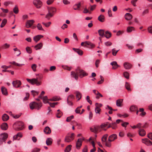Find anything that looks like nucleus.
Returning <instances> with one entry per match:
<instances>
[{"label":"nucleus","mask_w":152,"mask_h":152,"mask_svg":"<svg viewBox=\"0 0 152 152\" xmlns=\"http://www.w3.org/2000/svg\"><path fill=\"white\" fill-rule=\"evenodd\" d=\"M8 128V125L6 123H3L1 125V128L3 130H6Z\"/></svg>","instance_id":"72a5a7b5"},{"label":"nucleus","mask_w":152,"mask_h":152,"mask_svg":"<svg viewBox=\"0 0 152 152\" xmlns=\"http://www.w3.org/2000/svg\"><path fill=\"white\" fill-rule=\"evenodd\" d=\"M48 102V103L50 104V106L53 107H54L55 105H57L58 104V102H54V103H50V102Z\"/></svg>","instance_id":"5fc2aeb1"},{"label":"nucleus","mask_w":152,"mask_h":152,"mask_svg":"<svg viewBox=\"0 0 152 152\" xmlns=\"http://www.w3.org/2000/svg\"><path fill=\"white\" fill-rule=\"evenodd\" d=\"M93 93L96 96H99L101 97H103L102 95L96 90H93Z\"/></svg>","instance_id":"79ce46f5"},{"label":"nucleus","mask_w":152,"mask_h":152,"mask_svg":"<svg viewBox=\"0 0 152 152\" xmlns=\"http://www.w3.org/2000/svg\"><path fill=\"white\" fill-rule=\"evenodd\" d=\"M1 91L2 94L4 95H6L7 93V91L6 89L3 86L1 88Z\"/></svg>","instance_id":"c03bdc74"},{"label":"nucleus","mask_w":152,"mask_h":152,"mask_svg":"<svg viewBox=\"0 0 152 152\" xmlns=\"http://www.w3.org/2000/svg\"><path fill=\"white\" fill-rule=\"evenodd\" d=\"M62 67L64 69L67 70L68 71H70L72 68L71 67H69L67 66H62Z\"/></svg>","instance_id":"4d7b16f0"},{"label":"nucleus","mask_w":152,"mask_h":152,"mask_svg":"<svg viewBox=\"0 0 152 152\" xmlns=\"http://www.w3.org/2000/svg\"><path fill=\"white\" fill-rule=\"evenodd\" d=\"M123 99H118L116 101V105L117 106L121 107L122 106V104Z\"/></svg>","instance_id":"bb28decb"},{"label":"nucleus","mask_w":152,"mask_h":152,"mask_svg":"<svg viewBox=\"0 0 152 152\" xmlns=\"http://www.w3.org/2000/svg\"><path fill=\"white\" fill-rule=\"evenodd\" d=\"M80 7V3L79 2L74 6V9L75 10H79Z\"/></svg>","instance_id":"2f4dec72"},{"label":"nucleus","mask_w":152,"mask_h":152,"mask_svg":"<svg viewBox=\"0 0 152 152\" xmlns=\"http://www.w3.org/2000/svg\"><path fill=\"white\" fill-rule=\"evenodd\" d=\"M111 141H106L105 142H104V143L105 145L108 147H110L111 146Z\"/></svg>","instance_id":"49530a36"},{"label":"nucleus","mask_w":152,"mask_h":152,"mask_svg":"<svg viewBox=\"0 0 152 152\" xmlns=\"http://www.w3.org/2000/svg\"><path fill=\"white\" fill-rule=\"evenodd\" d=\"M125 18L126 20H129L132 18V16L130 13H126L125 15Z\"/></svg>","instance_id":"b1692460"},{"label":"nucleus","mask_w":152,"mask_h":152,"mask_svg":"<svg viewBox=\"0 0 152 152\" xmlns=\"http://www.w3.org/2000/svg\"><path fill=\"white\" fill-rule=\"evenodd\" d=\"M88 74L83 70L78 68L75 70V71H72L71 72V77L74 78L76 80L78 78V76L82 78L83 77L88 75Z\"/></svg>","instance_id":"f257e3e1"},{"label":"nucleus","mask_w":152,"mask_h":152,"mask_svg":"<svg viewBox=\"0 0 152 152\" xmlns=\"http://www.w3.org/2000/svg\"><path fill=\"white\" fill-rule=\"evenodd\" d=\"M12 84L14 87L15 88H19L21 85V83L20 80H16L12 82Z\"/></svg>","instance_id":"9d476101"},{"label":"nucleus","mask_w":152,"mask_h":152,"mask_svg":"<svg viewBox=\"0 0 152 152\" xmlns=\"http://www.w3.org/2000/svg\"><path fill=\"white\" fill-rule=\"evenodd\" d=\"M40 150L38 148H34L33 149L31 152H39Z\"/></svg>","instance_id":"774afa93"},{"label":"nucleus","mask_w":152,"mask_h":152,"mask_svg":"<svg viewBox=\"0 0 152 152\" xmlns=\"http://www.w3.org/2000/svg\"><path fill=\"white\" fill-rule=\"evenodd\" d=\"M84 139V138L83 137L82 139L80 138L77 140L76 145V148L77 149H80L82 145V142Z\"/></svg>","instance_id":"0eeeda50"},{"label":"nucleus","mask_w":152,"mask_h":152,"mask_svg":"<svg viewBox=\"0 0 152 152\" xmlns=\"http://www.w3.org/2000/svg\"><path fill=\"white\" fill-rule=\"evenodd\" d=\"M57 112L56 116L58 118H60L62 115V113L60 110H58Z\"/></svg>","instance_id":"4c0bfd02"},{"label":"nucleus","mask_w":152,"mask_h":152,"mask_svg":"<svg viewBox=\"0 0 152 152\" xmlns=\"http://www.w3.org/2000/svg\"><path fill=\"white\" fill-rule=\"evenodd\" d=\"M33 3L37 8H40L42 6V2L39 0H34L33 1Z\"/></svg>","instance_id":"6e6552de"},{"label":"nucleus","mask_w":152,"mask_h":152,"mask_svg":"<svg viewBox=\"0 0 152 152\" xmlns=\"http://www.w3.org/2000/svg\"><path fill=\"white\" fill-rule=\"evenodd\" d=\"M8 137V134L5 133H2L0 134V139L5 142Z\"/></svg>","instance_id":"1a4fd4ad"},{"label":"nucleus","mask_w":152,"mask_h":152,"mask_svg":"<svg viewBox=\"0 0 152 152\" xmlns=\"http://www.w3.org/2000/svg\"><path fill=\"white\" fill-rule=\"evenodd\" d=\"M27 52L28 53H31L32 52V50L31 48L29 47H27L26 48Z\"/></svg>","instance_id":"8fccbe9b"},{"label":"nucleus","mask_w":152,"mask_h":152,"mask_svg":"<svg viewBox=\"0 0 152 152\" xmlns=\"http://www.w3.org/2000/svg\"><path fill=\"white\" fill-rule=\"evenodd\" d=\"M13 127L16 130H21L24 128V124L21 121H17L14 124Z\"/></svg>","instance_id":"f03ea898"},{"label":"nucleus","mask_w":152,"mask_h":152,"mask_svg":"<svg viewBox=\"0 0 152 152\" xmlns=\"http://www.w3.org/2000/svg\"><path fill=\"white\" fill-rule=\"evenodd\" d=\"M101 126H96L91 128L90 130L92 132H94L95 133H97L98 132L101 131Z\"/></svg>","instance_id":"423d86ee"},{"label":"nucleus","mask_w":152,"mask_h":152,"mask_svg":"<svg viewBox=\"0 0 152 152\" xmlns=\"http://www.w3.org/2000/svg\"><path fill=\"white\" fill-rule=\"evenodd\" d=\"M37 27L39 30L44 31L42 27V25L40 23H38L37 24Z\"/></svg>","instance_id":"052dcab7"},{"label":"nucleus","mask_w":152,"mask_h":152,"mask_svg":"<svg viewBox=\"0 0 152 152\" xmlns=\"http://www.w3.org/2000/svg\"><path fill=\"white\" fill-rule=\"evenodd\" d=\"M42 106V103L41 102L38 103L35 102H33L30 103L29 104L30 108L31 110L35 109L37 110H39L40 109Z\"/></svg>","instance_id":"7ed1b4c3"},{"label":"nucleus","mask_w":152,"mask_h":152,"mask_svg":"<svg viewBox=\"0 0 152 152\" xmlns=\"http://www.w3.org/2000/svg\"><path fill=\"white\" fill-rule=\"evenodd\" d=\"M101 109L100 108H98V107H96L95 108V112L96 113H100Z\"/></svg>","instance_id":"e2e57ef3"},{"label":"nucleus","mask_w":152,"mask_h":152,"mask_svg":"<svg viewBox=\"0 0 152 152\" xmlns=\"http://www.w3.org/2000/svg\"><path fill=\"white\" fill-rule=\"evenodd\" d=\"M71 124L73 126H78L79 128H80V124L78 123L77 122L75 121H72L71 122Z\"/></svg>","instance_id":"f704fd0d"},{"label":"nucleus","mask_w":152,"mask_h":152,"mask_svg":"<svg viewBox=\"0 0 152 152\" xmlns=\"http://www.w3.org/2000/svg\"><path fill=\"white\" fill-rule=\"evenodd\" d=\"M137 108L136 106L133 105L130 108V110L131 111H134V110H137Z\"/></svg>","instance_id":"de8ad7c7"},{"label":"nucleus","mask_w":152,"mask_h":152,"mask_svg":"<svg viewBox=\"0 0 152 152\" xmlns=\"http://www.w3.org/2000/svg\"><path fill=\"white\" fill-rule=\"evenodd\" d=\"M42 24L44 25L46 27H48L51 24V23L50 22H49L47 23H45L44 22H42Z\"/></svg>","instance_id":"0e129e2a"},{"label":"nucleus","mask_w":152,"mask_h":152,"mask_svg":"<svg viewBox=\"0 0 152 152\" xmlns=\"http://www.w3.org/2000/svg\"><path fill=\"white\" fill-rule=\"evenodd\" d=\"M49 101H56L59 100L57 96L53 97L52 98L50 99Z\"/></svg>","instance_id":"864d4df0"},{"label":"nucleus","mask_w":152,"mask_h":152,"mask_svg":"<svg viewBox=\"0 0 152 152\" xmlns=\"http://www.w3.org/2000/svg\"><path fill=\"white\" fill-rule=\"evenodd\" d=\"M13 11L14 13L16 14H17L18 13L19 10L18 7L16 6L13 9Z\"/></svg>","instance_id":"3c124183"},{"label":"nucleus","mask_w":152,"mask_h":152,"mask_svg":"<svg viewBox=\"0 0 152 152\" xmlns=\"http://www.w3.org/2000/svg\"><path fill=\"white\" fill-rule=\"evenodd\" d=\"M86 99L87 101L90 104H92V102L91 100L90 99V97L88 96H86Z\"/></svg>","instance_id":"69168bd1"},{"label":"nucleus","mask_w":152,"mask_h":152,"mask_svg":"<svg viewBox=\"0 0 152 152\" xmlns=\"http://www.w3.org/2000/svg\"><path fill=\"white\" fill-rule=\"evenodd\" d=\"M148 32L152 34V26H150L148 28Z\"/></svg>","instance_id":"338daca9"},{"label":"nucleus","mask_w":152,"mask_h":152,"mask_svg":"<svg viewBox=\"0 0 152 152\" xmlns=\"http://www.w3.org/2000/svg\"><path fill=\"white\" fill-rule=\"evenodd\" d=\"M34 22V20H28L26 25V26L27 28L30 27Z\"/></svg>","instance_id":"ddd939ff"},{"label":"nucleus","mask_w":152,"mask_h":152,"mask_svg":"<svg viewBox=\"0 0 152 152\" xmlns=\"http://www.w3.org/2000/svg\"><path fill=\"white\" fill-rule=\"evenodd\" d=\"M100 78L101 79V80L98 81L97 82V84H100L103 83V82H104V77L101 75L100 76Z\"/></svg>","instance_id":"6e6d98bb"},{"label":"nucleus","mask_w":152,"mask_h":152,"mask_svg":"<svg viewBox=\"0 0 152 152\" xmlns=\"http://www.w3.org/2000/svg\"><path fill=\"white\" fill-rule=\"evenodd\" d=\"M43 101V102L45 103H48L47 102H49L48 101H49V99H48V97L47 96H45L43 97H42V99Z\"/></svg>","instance_id":"58836bf2"},{"label":"nucleus","mask_w":152,"mask_h":152,"mask_svg":"<svg viewBox=\"0 0 152 152\" xmlns=\"http://www.w3.org/2000/svg\"><path fill=\"white\" fill-rule=\"evenodd\" d=\"M124 66L126 69H129L131 68L132 65L129 63L126 62L124 63Z\"/></svg>","instance_id":"aec40b11"},{"label":"nucleus","mask_w":152,"mask_h":152,"mask_svg":"<svg viewBox=\"0 0 152 152\" xmlns=\"http://www.w3.org/2000/svg\"><path fill=\"white\" fill-rule=\"evenodd\" d=\"M98 33L99 35L101 37L104 36V31L103 29H99L98 30Z\"/></svg>","instance_id":"c85d7f7f"},{"label":"nucleus","mask_w":152,"mask_h":152,"mask_svg":"<svg viewBox=\"0 0 152 152\" xmlns=\"http://www.w3.org/2000/svg\"><path fill=\"white\" fill-rule=\"evenodd\" d=\"M76 98L77 99V101L79 100L82 97V94L79 91H76L75 92Z\"/></svg>","instance_id":"2eb2a0df"},{"label":"nucleus","mask_w":152,"mask_h":152,"mask_svg":"<svg viewBox=\"0 0 152 152\" xmlns=\"http://www.w3.org/2000/svg\"><path fill=\"white\" fill-rule=\"evenodd\" d=\"M7 20L6 19H3L2 21L1 24L0 26V27L1 28H3L4 27L5 25H6L7 23Z\"/></svg>","instance_id":"a19ab883"},{"label":"nucleus","mask_w":152,"mask_h":152,"mask_svg":"<svg viewBox=\"0 0 152 152\" xmlns=\"http://www.w3.org/2000/svg\"><path fill=\"white\" fill-rule=\"evenodd\" d=\"M142 142L148 145H152V142L149 139L147 138L142 139Z\"/></svg>","instance_id":"f8f14e48"},{"label":"nucleus","mask_w":152,"mask_h":152,"mask_svg":"<svg viewBox=\"0 0 152 152\" xmlns=\"http://www.w3.org/2000/svg\"><path fill=\"white\" fill-rule=\"evenodd\" d=\"M22 136V134L20 133H18L16 135L14 136L13 137V140H19L20 138Z\"/></svg>","instance_id":"5701e85b"},{"label":"nucleus","mask_w":152,"mask_h":152,"mask_svg":"<svg viewBox=\"0 0 152 152\" xmlns=\"http://www.w3.org/2000/svg\"><path fill=\"white\" fill-rule=\"evenodd\" d=\"M108 136V134H106L104 135L102 138L101 140L102 141L103 143L104 142H105L107 141V138Z\"/></svg>","instance_id":"7c9ffc66"},{"label":"nucleus","mask_w":152,"mask_h":152,"mask_svg":"<svg viewBox=\"0 0 152 152\" xmlns=\"http://www.w3.org/2000/svg\"><path fill=\"white\" fill-rule=\"evenodd\" d=\"M111 64L113 66V69H116L118 67H120V66L118 65L116 61H114L111 63Z\"/></svg>","instance_id":"a211bd4d"},{"label":"nucleus","mask_w":152,"mask_h":152,"mask_svg":"<svg viewBox=\"0 0 152 152\" xmlns=\"http://www.w3.org/2000/svg\"><path fill=\"white\" fill-rule=\"evenodd\" d=\"M111 128L112 129H115L117 128V124L115 122H113L111 124Z\"/></svg>","instance_id":"37998d69"},{"label":"nucleus","mask_w":152,"mask_h":152,"mask_svg":"<svg viewBox=\"0 0 152 152\" xmlns=\"http://www.w3.org/2000/svg\"><path fill=\"white\" fill-rule=\"evenodd\" d=\"M22 136V134L20 133H18L16 135L14 136L13 137V140H19L20 138Z\"/></svg>","instance_id":"4be33fe9"},{"label":"nucleus","mask_w":152,"mask_h":152,"mask_svg":"<svg viewBox=\"0 0 152 152\" xmlns=\"http://www.w3.org/2000/svg\"><path fill=\"white\" fill-rule=\"evenodd\" d=\"M44 132L46 134H49L51 133V130L49 127L46 126L45 128Z\"/></svg>","instance_id":"6ab92c4d"},{"label":"nucleus","mask_w":152,"mask_h":152,"mask_svg":"<svg viewBox=\"0 0 152 152\" xmlns=\"http://www.w3.org/2000/svg\"><path fill=\"white\" fill-rule=\"evenodd\" d=\"M118 50H116L115 48H113L112 50V52L113 55L114 56H115L118 52Z\"/></svg>","instance_id":"603ef678"},{"label":"nucleus","mask_w":152,"mask_h":152,"mask_svg":"<svg viewBox=\"0 0 152 152\" xmlns=\"http://www.w3.org/2000/svg\"><path fill=\"white\" fill-rule=\"evenodd\" d=\"M73 49L79 55H82L83 53V52L81 50L73 48Z\"/></svg>","instance_id":"c756f323"},{"label":"nucleus","mask_w":152,"mask_h":152,"mask_svg":"<svg viewBox=\"0 0 152 152\" xmlns=\"http://www.w3.org/2000/svg\"><path fill=\"white\" fill-rule=\"evenodd\" d=\"M75 99V96L72 94L69 95L67 97V100L71 101Z\"/></svg>","instance_id":"a18cd8bd"},{"label":"nucleus","mask_w":152,"mask_h":152,"mask_svg":"<svg viewBox=\"0 0 152 152\" xmlns=\"http://www.w3.org/2000/svg\"><path fill=\"white\" fill-rule=\"evenodd\" d=\"M98 19L101 22H103L105 20L104 16L103 15H101L98 17Z\"/></svg>","instance_id":"cd10ccee"},{"label":"nucleus","mask_w":152,"mask_h":152,"mask_svg":"<svg viewBox=\"0 0 152 152\" xmlns=\"http://www.w3.org/2000/svg\"><path fill=\"white\" fill-rule=\"evenodd\" d=\"M117 138V135L115 134L110 135L108 137V141L113 142Z\"/></svg>","instance_id":"9b49d317"},{"label":"nucleus","mask_w":152,"mask_h":152,"mask_svg":"<svg viewBox=\"0 0 152 152\" xmlns=\"http://www.w3.org/2000/svg\"><path fill=\"white\" fill-rule=\"evenodd\" d=\"M26 80L28 82L32 85L35 84L36 85L38 86L41 85V82L39 81L38 80L37 78H33L32 79L27 78Z\"/></svg>","instance_id":"20e7f679"},{"label":"nucleus","mask_w":152,"mask_h":152,"mask_svg":"<svg viewBox=\"0 0 152 152\" xmlns=\"http://www.w3.org/2000/svg\"><path fill=\"white\" fill-rule=\"evenodd\" d=\"M124 77L127 79H129V73L127 72H125L124 73Z\"/></svg>","instance_id":"13d9d810"},{"label":"nucleus","mask_w":152,"mask_h":152,"mask_svg":"<svg viewBox=\"0 0 152 152\" xmlns=\"http://www.w3.org/2000/svg\"><path fill=\"white\" fill-rule=\"evenodd\" d=\"M125 87L126 89L128 91H131V89L130 88V85L129 83L128 82L126 83L125 84Z\"/></svg>","instance_id":"e433bc0d"},{"label":"nucleus","mask_w":152,"mask_h":152,"mask_svg":"<svg viewBox=\"0 0 152 152\" xmlns=\"http://www.w3.org/2000/svg\"><path fill=\"white\" fill-rule=\"evenodd\" d=\"M75 134L73 133L71 134H68L65 137L64 141L65 142H71L74 139Z\"/></svg>","instance_id":"39448f33"},{"label":"nucleus","mask_w":152,"mask_h":152,"mask_svg":"<svg viewBox=\"0 0 152 152\" xmlns=\"http://www.w3.org/2000/svg\"><path fill=\"white\" fill-rule=\"evenodd\" d=\"M138 132L139 135L142 137L144 136L146 134L145 131L143 129H139Z\"/></svg>","instance_id":"dca6fc26"},{"label":"nucleus","mask_w":152,"mask_h":152,"mask_svg":"<svg viewBox=\"0 0 152 152\" xmlns=\"http://www.w3.org/2000/svg\"><path fill=\"white\" fill-rule=\"evenodd\" d=\"M53 139L50 137L48 138L46 140V143L48 146L51 145L53 142Z\"/></svg>","instance_id":"f3484780"},{"label":"nucleus","mask_w":152,"mask_h":152,"mask_svg":"<svg viewBox=\"0 0 152 152\" xmlns=\"http://www.w3.org/2000/svg\"><path fill=\"white\" fill-rule=\"evenodd\" d=\"M112 35L111 33L108 31H107L104 33V36L107 39L110 38Z\"/></svg>","instance_id":"a878e982"},{"label":"nucleus","mask_w":152,"mask_h":152,"mask_svg":"<svg viewBox=\"0 0 152 152\" xmlns=\"http://www.w3.org/2000/svg\"><path fill=\"white\" fill-rule=\"evenodd\" d=\"M71 145H68L64 150L65 152H69L71 149Z\"/></svg>","instance_id":"ea45409f"},{"label":"nucleus","mask_w":152,"mask_h":152,"mask_svg":"<svg viewBox=\"0 0 152 152\" xmlns=\"http://www.w3.org/2000/svg\"><path fill=\"white\" fill-rule=\"evenodd\" d=\"M134 30V28L133 27L129 26L127 28L126 31L128 33H130L132 31Z\"/></svg>","instance_id":"c9c22d12"},{"label":"nucleus","mask_w":152,"mask_h":152,"mask_svg":"<svg viewBox=\"0 0 152 152\" xmlns=\"http://www.w3.org/2000/svg\"><path fill=\"white\" fill-rule=\"evenodd\" d=\"M43 37V36L42 35H38L34 37H33V40L36 43H37L41 38Z\"/></svg>","instance_id":"4468645a"},{"label":"nucleus","mask_w":152,"mask_h":152,"mask_svg":"<svg viewBox=\"0 0 152 152\" xmlns=\"http://www.w3.org/2000/svg\"><path fill=\"white\" fill-rule=\"evenodd\" d=\"M43 46L42 43L40 42L39 43L34 46V48L36 50L40 49L42 48Z\"/></svg>","instance_id":"412c9836"},{"label":"nucleus","mask_w":152,"mask_h":152,"mask_svg":"<svg viewBox=\"0 0 152 152\" xmlns=\"http://www.w3.org/2000/svg\"><path fill=\"white\" fill-rule=\"evenodd\" d=\"M9 118V116L5 114H4L2 116V119L4 121H7L8 120Z\"/></svg>","instance_id":"473e14b6"},{"label":"nucleus","mask_w":152,"mask_h":152,"mask_svg":"<svg viewBox=\"0 0 152 152\" xmlns=\"http://www.w3.org/2000/svg\"><path fill=\"white\" fill-rule=\"evenodd\" d=\"M53 14L50 13V12H48V13L46 15V18L48 19H49L50 17L53 16Z\"/></svg>","instance_id":"bf43d9fd"},{"label":"nucleus","mask_w":152,"mask_h":152,"mask_svg":"<svg viewBox=\"0 0 152 152\" xmlns=\"http://www.w3.org/2000/svg\"><path fill=\"white\" fill-rule=\"evenodd\" d=\"M11 64H13V65H14L16 66H20V67H21L22 66H23L24 65V64H18V63L15 62V61L12 62L11 63Z\"/></svg>","instance_id":"09e8293b"},{"label":"nucleus","mask_w":152,"mask_h":152,"mask_svg":"<svg viewBox=\"0 0 152 152\" xmlns=\"http://www.w3.org/2000/svg\"><path fill=\"white\" fill-rule=\"evenodd\" d=\"M48 12H50V13L53 14L54 13H55L56 12V9L54 7H48Z\"/></svg>","instance_id":"393cba45"},{"label":"nucleus","mask_w":152,"mask_h":152,"mask_svg":"<svg viewBox=\"0 0 152 152\" xmlns=\"http://www.w3.org/2000/svg\"><path fill=\"white\" fill-rule=\"evenodd\" d=\"M74 116L73 115H71L70 116L67 117L66 121L67 122L70 121L72 119L74 118Z\"/></svg>","instance_id":"680f3d73"}]
</instances>
